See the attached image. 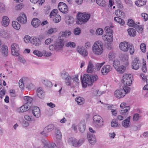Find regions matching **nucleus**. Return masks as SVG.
Returning <instances> with one entry per match:
<instances>
[{
  "mask_svg": "<svg viewBox=\"0 0 148 148\" xmlns=\"http://www.w3.org/2000/svg\"><path fill=\"white\" fill-rule=\"evenodd\" d=\"M17 20L22 24L25 23L27 21V17L25 14H22L21 16L17 18Z\"/></svg>",
  "mask_w": 148,
  "mask_h": 148,
  "instance_id": "4be33fe9",
  "label": "nucleus"
},
{
  "mask_svg": "<svg viewBox=\"0 0 148 148\" xmlns=\"http://www.w3.org/2000/svg\"><path fill=\"white\" fill-rule=\"evenodd\" d=\"M32 113L34 116L36 118H39L41 115L40 109L37 107H34L32 110Z\"/></svg>",
  "mask_w": 148,
  "mask_h": 148,
  "instance_id": "2eb2a0df",
  "label": "nucleus"
},
{
  "mask_svg": "<svg viewBox=\"0 0 148 148\" xmlns=\"http://www.w3.org/2000/svg\"><path fill=\"white\" fill-rule=\"evenodd\" d=\"M57 30L56 28H51L48 31L47 33L49 34H51L56 32Z\"/></svg>",
  "mask_w": 148,
  "mask_h": 148,
  "instance_id": "69168bd1",
  "label": "nucleus"
},
{
  "mask_svg": "<svg viewBox=\"0 0 148 148\" xmlns=\"http://www.w3.org/2000/svg\"><path fill=\"white\" fill-rule=\"evenodd\" d=\"M33 53L38 57L42 56V53L41 52L38 50H34L33 52Z\"/></svg>",
  "mask_w": 148,
  "mask_h": 148,
  "instance_id": "e2e57ef3",
  "label": "nucleus"
},
{
  "mask_svg": "<svg viewBox=\"0 0 148 148\" xmlns=\"http://www.w3.org/2000/svg\"><path fill=\"white\" fill-rule=\"evenodd\" d=\"M75 101L78 105H82L84 103V99L82 97H79L76 98Z\"/></svg>",
  "mask_w": 148,
  "mask_h": 148,
  "instance_id": "72a5a7b5",
  "label": "nucleus"
},
{
  "mask_svg": "<svg viewBox=\"0 0 148 148\" xmlns=\"http://www.w3.org/2000/svg\"><path fill=\"white\" fill-rule=\"evenodd\" d=\"M114 20L115 21L119 23L121 25H123L125 23L124 21L122 19L119 18L118 17H116L114 18Z\"/></svg>",
  "mask_w": 148,
  "mask_h": 148,
  "instance_id": "4c0bfd02",
  "label": "nucleus"
},
{
  "mask_svg": "<svg viewBox=\"0 0 148 148\" xmlns=\"http://www.w3.org/2000/svg\"><path fill=\"white\" fill-rule=\"evenodd\" d=\"M61 20V17L59 15H56L53 19V22L56 23H58Z\"/></svg>",
  "mask_w": 148,
  "mask_h": 148,
  "instance_id": "8fccbe9b",
  "label": "nucleus"
},
{
  "mask_svg": "<svg viewBox=\"0 0 148 148\" xmlns=\"http://www.w3.org/2000/svg\"><path fill=\"white\" fill-rule=\"evenodd\" d=\"M45 128L49 133L53 130L54 129V126L52 124H50L45 127Z\"/></svg>",
  "mask_w": 148,
  "mask_h": 148,
  "instance_id": "e433bc0d",
  "label": "nucleus"
},
{
  "mask_svg": "<svg viewBox=\"0 0 148 148\" xmlns=\"http://www.w3.org/2000/svg\"><path fill=\"white\" fill-rule=\"evenodd\" d=\"M134 28H135L137 31L140 33L143 30L142 27L140 26H139L137 25V26Z\"/></svg>",
  "mask_w": 148,
  "mask_h": 148,
  "instance_id": "338daca9",
  "label": "nucleus"
},
{
  "mask_svg": "<svg viewBox=\"0 0 148 148\" xmlns=\"http://www.w3.org/2000/svg\"><path fill=\"white\" fill-rule=\"evenodd\" d=\"M81 32V29L79 27L76 28L74 29L73 31V33L75 35H79L80 34Z\"/></svg>",
  "mask_w": 148,
  "mask_h": 148,
  "instance_id": "6e6d98bb",
  "label": "nucleus"
},
{
  "mask_svg": "<svg viewBox=\"0 0 148 148\" xmlns=\"http://www.w3.org/2000/svg\"><path fill=\"white\" fill-rule=\"evenodd\" d=\"M113 64L114 67L115 69L117 68L119 66V65H120L119 61L118 60H115L114 61Z\"/></svg>",
  "mask_w": 148,
  "mask_h": 148,
  "instance_id": "4d7b16f0",
  "label": "nucleus"
},
{
  "mask_svg": "<svg viewBox=\"0 0 148 148\" xmlns=\"http://www.w3.org/2000/svg\"><path fill=\"white\" fill-rule=\"evenodd\" d=\"M1 23L2 25L5 27L8 26L10 23V20L9 18L6 16H3L2 18Z\"/></svg>",
  "mask_w": 148,
  "mask_h": 148,
  "instance_id": "aec40b11",
  "label": "nucleus"
},
{
  "mask_svg": "<svg viewBox=\"0 0 148 148\" xmlns=\"http://www.w3.org/2000/svg\"><path fill=\"white\" fill-rule=\"evenodd\" d=\"M115 13L117 16L122 17L124 16V13L121 10H116L115 12Z\"/></svg>",
  "mask_w": 148,
  "mask_h": 148,
  "instance_id": "58836bf2",
  "label": "nucleus"
},
{
  "mask_svg": "<svg viewBox=\"0 0 148 148\" xmlns=\"http://www.w3.org/2000/svg\"><path fill=\"white\" fill-rule=\"evenodd\" d=\"M42 83L45 85L46 86L51 87L53 86L51 82L47 80L42 79L41 80Z\"/></svg>",
  "mask_w": 148,
  "mask_h": 148,
  "instance_id": "7c9ffc66",
  "label": "nucleus"
},
{
  "mask_svg": "<svg viewBox=\"0 0 148 148\" xmlns=\"http://www.w3.org/2000/svg\"><path fill=\"white\" fill-rule=\"evenodd\" d=\"M102 38L105 41L109 42H112L113 40L112 34L104 35L102 36Z\"/></svg>",
  "mask_w": 148,
  "mask_h": 148,
  "instance_id": "412c9836",
  "label": "nucleus"
},
{
  "mask_svg": "<svg viewBox=\"0 0 148 148\" xmlns=\"http://www.w3.org/2000/svg\"><path fill=\"white\" fill-rule=\"evenodd\" d=\"M111 126L115 127L119 126V125L116 119H113L111 122Z\"/></svg>",
  "mask_w": 148,
  "mask_h": 148,
  "instance_id": "09e8293b",
  "label": "nucleus"
},
{
  "mask_svg": "<svg viewBox=\"0 0 148 148\" xmlns=\"http://www.w3.org/2000/svg\"><path fill=\"white\" fill-rule=\"evenodd\" d=\"M125 68L122 65L117 68L115 69L119 73H122L125 70Z\"/></svg>",
  "mask_w": 148,
  "mask_h": 148,
  "instance_id": "ea45409f",
  "label": "nucleus"
},
{
  "mask_svg": "<svg viewBox=\"0 0 148 148\" xmlns=\"http://www.w3.org/2000/svg\"><path fill=\"white\" fill-rule=\"evenodd\" d=\"M141 117V115L138 114H134L133 116V121L135 122L137 121Z\"/></svg>",
  "mask_w": 148,
  "mask_h": 148,
  "instance_id": "de8ad7c7",
  "label": "nucleus"
},
{
  "mask_svg": "<svg viewBox=\"0 0 148 148\" xmlns=\"http://www.w3.org/2000/svg\"><path fill=\"white\" fill-rule=\"evenodd\" d=\"M103 30L101 28L98 29L96 31V34L98 35H101L103 34Z\"/></svg>",
  "mask_w": 148,
  "mask_h": 148,
  "instance_id": "774afa93",
  "label": "nucleus"
},
{
  "mask_svg": "<svg viewBox=\"0 0 148 148\" xmlns=\"http://www.w3.org/2000/svg\"><path fill=\"white\" fill-rule=\"evenodd\" d=\"M30 106L27 103H25L19 108V112H23L27 111L29 109Z\"/></svg>",
  "mask_w": 148,
  "mask_h": 148,
  "instance_id": "cd10ccee",
  "label": "nucleus"
},
{
  "mask_svg": "<svg viewBox=\"0 0 148 148\" xmlns=\"http://www.w3.org/2000/svg\"><path fill=\"white\" fill-rule=\"evenodd\" d=\"M84 141V140L83 139H80L78 140L75 138H70L68 140V142L69 144L76 147L80 146Z\"/></svg>",
  "mask_w": 148,
  "mask_h": 148,
  "instance_id": "6e6552de",
  "label": "nucleus"
},
{
  "mask_svg": "<svg viewBox=\"0 0 148 148\" xmlns=\"http://www.w3.org/2000/svg\"><path fill=\"white\" fill-rule=\"evenodd\" d=\"M48 132L45 127L42 131L40 132V134L46 137L48 136Z\"/></svg>",
  "mask_w": 148,
  "mask_h": 148,
  "instance_id": "5fc2aeb1",
  "label": "nucleus"
},
{
  "mask_svg": "<svg viewBox=\"0 0 148 148\" xmlns=\"http://www.w3.org/2000/svg\"><path fill=\"white\" fill-rule=\"evenodd\" d=\"M41 21L37 18H34L32 21V25L34 27L36 28L38 27L40 25Z\"/></svg>",
  "mask_w": 148,
  "mask_h": 148,
  "instance_id": "c85d7f7f",
  "label": "nucleus"
},
{
  "mask_svg": "<svg viewBox=\"0 0 148 148\" xmlns=\"http://www.w3.org/2000/svg\"><path fill=\"white\" fill-rule=\"evenodd\" d=\"M93 94L95 96H99L101 95V93L99 92L98 90H94L93 91Z\"/></svg>",
  "mask_w": 148,
  "mask_h": 148,
  "instance_id": "13d9d810",
  "label": "nucleus"
},
{
  "mask_svg": "<svg viewBox=\"0 0 148 148\" xmlns=\"http://www.w3.org/2000/svg\"><path fill=\"white\" fill-rule=\"evenodd\" d=\"M44 144L45 148H57L56 145L55 143L50 144L47 141H45Z\"/></svg>",
  "mask_w": 148,
  "mask_h": 148,
  "instance_id": "a878e982",
  "label": "nucleus"
},
{
  "mask_svg": "<svg viewBox=\"0 0 148 148\" xmlns=\"http://www.w3.org/2000/svg\"><path fill=\"white\" fill-rule=\"evenodd\" d=\"M114 94L115 97L118 99H120L125 96V93L123 89H119L114 91Z\"/></svg>",
  "mask_w": 148,
  "mask_h": 148,
  "instance_id": "f8f14e48",
  "label": "nucleus"
},
{
  "mask_svg": "<svg viewBox=\"0 0 148 148\" xmlns=\"http://www.w3.org/2000/svg\"><path fill=\"white\" fill-rule=\"evenodd\" d=\"M64 45V42L63 39L60 38L54 44L50 45L49 47L50 50L56 51L62 49Z\"/></svg>",
  "mask_w": 148,
  "mask_h": 148,
  "instance_id": "20e7f679",
  "label": "nucleus"
},
{
  "mask_svg": "<svg viewBox=\"0 0 148 148\" xmlns=\"http://www.w3.org/2000/svg\"><path fill=\"white\" fill-rule=\"evenodd\" d=\"M146 2L143 0H139L136 1L135 4L138 6H141L146 4Z\"/></svg>",
  "mask_w": 148,
  "mask_h": 148,
  "instance_id": "a19ab883",
  "label": "nucleus"
},
{
  "mask_svg": "<svg viewBox=\"0 0 148 148\" xmlns=\"http://www.w3.org/2000/svg\"><path fill=\"white\" fill-rule=\"evenodd\" d=\"M94 71V65L91 60L88 62L87 72L88 73H91Z\"/></svg>",
  "mask_w": 148,
  "mask_h": 148,
  "instance_id": "b1692460",
  "label": "nucleus"
},
{
  "mask_svg": "<svg viewBox=\"0 0 148 148\" xmlns=\"http://www.w3.org/2000/svg\"><path fill=\"white\" fill-rule=\"evenodd\" d=\"M65 45L67 47H70L72 48H75V47L76 45L74 42H67Z\"/></svg>",
  "mask_w": 148,
  "mask_h": 148,
  "instance_id": "603ef678",
  "label": "nucleus"
},
{
  "mask_svg": "<svg viewBox=\"0 0 148 148\" xmlns=\"http://www.w3.org/2000/svg\"><path fill=\"white\" fill-rule=\"evenodd\" d=\"M97 3L99 5L104 7L106 5V3L104 0H96Z\"/></svg>",
  "mask_w": 148,
  "mask_h": 148,
  "instance_id": "473e14b6",
  "label": "nucleus"
},
{
  "mask_svg": "<svg viewBox=\"0 0 148 148\" xmlns=\"http://www.w3.org/2000/svg\"><path fill=\"white\" fill-rule=\"evenodd\" d=\"M130 116L128 117L126 119L122 121L121 124L123 127L125 128L129 127L131 125L130 121Z\"/></svg>",
  "mask_w": 148,
  "mask_h": 148,
  "instance_id": "a211bd4d",
  "label": "nucleus"
},
{
  "mask_svg": "<svg viewBox=\"0 0 148 148\" xmlns=\"http://www.w3.org/2000/svg\"><path fill=\"white\" fill-rule=\"evenodd\" d=\"M128 57L127 55H123L122 58V61L124 62V64L126 65H127L128 64Z\"/></svg>",
  "mask_w": 148,
  "mask_h": 148,
  "instance_id": "f704fd0d",
  "label": "nucleus"
},
{
  "mask_svg": "<svg viewBox=\"0 0 148 148\" xmlns=\"http://www.w3.org/2000/svg\"><path fill=\"white\" fill-rule=\"evenodd\" d=\"M88 141L91 144L95 143L96 142V139L94 136L90 134H88L87 135Z\"/></svg>",
  "mask_w": 148,
  "mask_h": 148,
  "instance_id": "bb28decb",
  "label": "nucleus"
},
{
  "mask_svg": "<svg viewBox=\"0 0 148 148\" xmlns=\"http://www.w3.org/2000/svg\"><path fill=\"white\" fill-rule=\"evenodd\" d=\"M132 75L130 74H125L123 75L122 82L125 85L130 86L132 83Z\"/></svg>",
  "mask_w": 148,
  "mask_h": 148,
  "instance_id": "0eeeda50",
  "label": "nucleus"
},
{
  "mask_svg": "<svg viewBox=\"0 0 148 148\" xmlns=\"http://www.w3.org/2000/svg\"><path fill=\"white\" fill-rule=\"evenodd\" d=\"M90 16V14L86 13H79L77 15L76 23L80 25L85 23L89 20Z\"/></svg>",
  "mask_w": 148,
  "mask_h": 148,
  "instance_id": "7ed1b4c3",
  "label": "nucleus"
},
{
  "mask_svg": "<svg viewBox=\"0 0 148 148\" xmlns=\"http://www.w3.org/2000/svg\"><path fill=\"white\" fill-rule=\"evenodd\" d=\"M55 132L57 139H60L62 138V134L60 131L58 129H55Z\"/></svg>",
  "mask_w": 148,
  "mask_h": 148,
  "instance_id": "a18cd8bd",
  "label": "nucleus"
},
{
  "mask_svg": "<svg viewBox=\"0 0 148 148\" xmlns=\"http://www.w3.org/2000/svg\"><path fill=\"white\" fill-rule=\"evenodd\" d=\"M98 79V77L97 75L84 74L82 80L83 87L85 88L87 86H91L92 85L93 83Z\"/></svg>",
  "mask_w": 148,
  "mask_h": 148,
  "instance_id": "f03ea898",
  "label": "nucleus"
},
{
  "mask_svg": "<svg viewBox=\"0 0 148 148\" xmlns=\"http://www.w3.org/2000/svg\"><path fill=\"white\" fill-rule=\"evenodd\" d=\"M5 11V5L1 3H0V13H3Z\"/></svg>",
  "mask_w": 148,
  "mask_h": 148,
  "instance_id": "3c124183",
  "label": "nucleus"
},
{
  "mask_svg": "<svg viewBox=\"0 0 148 148\" xmlns=\"http://www.w3.org/2000/svg\"><path fill=\"white\" fill-rule=\"evenodd\" d=\"M12 26L15 29L18 30L20 28V25L19 23L16 21H12Z\"/></svg>",
  "mask_w": 148,
  "mask_h": 148,
  "instance_id": "c9c22d12",
  "label": "nucleus"
},
{
  "mask_svg": "<svg viewBox=\"0 0 148 148\" xmlns=\"http://www.w3.org/2000/svg\"><path fill=\"white\" fill-rule=\"evenodd\" d=\"M59 10L63 13L66 14L68 11V7L66 4L63 2H60L58 5Z\"/></svg>",
  "mask_w": 148,
  "mask_h": 148,
  "instance_id": "9b49d317",
  "label": "nucleus"
},
{
  "mask_svg": "<svg viewBox=\"0 0 148 148\" xmlns=\"http://www.w3.org/2000/svg\"><path fill=\"white\" fill-rule=\"evenodd\" d=\"M140 49L143 52H145V51L146 46L144 43H141L140 45Z\"/></svg>",
  "mask_w": 148,
  "mask_h": 148,
  "instance_id": "0e129e2a",
  "label": "nucleus"
},
{
  "mask_svg": "<svg viewBox=\"0 0 148 148\" xmlns=\"http://www.w3.org/2000/svg\"><path fill=\"white\" fill-rule=\"evenodd\" d=\"M62 78L66 81V84L67 86H70L74 84L77 85L79 83V80L78 78L77 75H75L74 76L71 77L69 74L66 71H63L61 73Z\"/></svg>",
  "mask_w": 148,
  "mask_h": 148,
  "instance_id": "f257e3e1",
  "label": "nucleus"
},
{
  "mask_svg": "<svg viewBox=\"0 0 148 148\" xmlns=\"http://www.w3.org/2000/svg\"><path fill=\"white\" fill-rule=\"evenodd\" d=\"M112 70L110 66L109 65H105L102 68L101 70V73L103 75L107 74Z\"/></svg>",
  "mask_w": 148,
  "mask_h": 148,
  "instance_id": "f3484780",
  "label": "nucleus"
},
{
  "mask_svg": "<svg viewBox=\"0 0 148 148\" xmlns=\"http://www.w3.org/2000/svg\"><path fill=\"white\" fill-rule=\"evenodd\" d=\"M1 34V36L4 38H10V36L9 34L5 31H2Z\"/></svg>",
  "mask_w": 148,
  "mask_h": 148,
  "instance_id": "49530a36",
  "label": "nucleus"
},
{
  "mask_svg": "<svg viewBox=\"0 0 148 148\" xmlns=\"http://www.w3.org/2000/svg\"><path fill=\"white\" fill-rule=\"evenodd\" d=\"M79 131L82 133L84 132L86 129V125L84 122H80L79 125Z\"/></svg>",
  "mask_w": 148,
  "mask_h": 148,
  "instance_id": "c756f323",
  "label": "nucleus"
},
{
  "mask_svg": "<svg viewBox=\"0 0 148 148\" xmlns=\"http://www.w3.org/2000/svg\"><path fill=\"white\" fill-rule=\"evenodd\" d=\"M24 99L26 102V103L30 104L32 102L33 99L31 97L29 96H25L24 97Z\"/></svg>",
  "mask_w": 148,
  "mask_h": 148,
  "instance_id": "c03bdc74",
  "label": "nucleus"
},
{
  "mask_svg": "<svg viewBox=\"0 0 148 148\" xmlns=\"http://www.w3.org/2000/svg\"><path fill=\"white\" fill-rule=\"evenodd\" d=\"M71 34L70 31H62L60 32L59 34V38H63L69 36Z\"/></svg>",
  "mask_w": 148,
  "mask_h": 148,
  "instance_id": "6ab92c4d",
  "label": "nucleus"
},
{
  "mask_svg": "<svg viewBox=\"0 0 148 148\" xmlns=\"http://www.w3.org/2000/svg\"><path fill=\"white\" fill-rule=\"evenodd\" d=\"M92 51L96 55L101 54L103 52L102 44L101 42L97 41L94 44L92 47Z\"/></svg>",
  "mask_w": 148,
  "mask_h": 148,
  "instance_id": "39448f33",
  "label": "nucleus"
},
{
  "mask_svg": "<svg viewBox=\"0 0 148 148\" xmlns=\"http://www.w3.org/2000/svg\"><path fill=\"white\" fill-rule=\"evenodd\" d=\"M93 120L94 124L97 128H100L103 125V119L99 115H95L93 117Z\"/></svg>",
  "mask_w": 148,
  "mask_h": 148,
  "instance_id": "423d86ee",
  "label": "nucleus"
},
{
  "mask_svg": "<svg viewBox=\"0 0 148 148\" xmlns=\"http://www.w3.org/2000/svg\"><path fill=\"white\" fill-rule=\"evenodd\" d=\"M130 45L127 42H122L120 44L119 47L121 50L126 52L128 50Z\"/></svg>",
  "mask_w": 148,
  "mask_h": 148,
  "instance_id": "ddd939ff",
  "label": "nucleus"
},
{
  "mask_svg": "<svg viewBox=\"0 0 148 148\" xmlns=\"http://www.w3.org/2000/svg\"><path fill=\"white\" fill-rule=\"evenodd\" d=\"M77 51L81 55L84 57L86 56L88 54V52L86 49H85L82 46H78L77 48Z\"/></svg>",
  "mask_w": 148,
  "mask_h": 148,
  "instance_id": "4468645a",
  "label": "nucleus"
},
{
  "mask_svg": "<svg viewBox=\"0 0 148 148\" xmlns=\"http://www.w3.org/2000/svg\"><path fill=\"white\" fill-rule=\"evenodd\" d=\"M1 49V53L2 56L4 57L7 56L8 53V47L6 45H2Z\"/></svg>",
  "mask_w": 148,
  "mask_h": 148,
  "instance_id": "5701e85b",
  "label": "nucleus"
},
{
  "mask_svg": "<svg viewBox=\"0 0 148 148\" xmlns=\"http://www.w3.org/2000/svg\"><path fill=\"white\" fill-rule=\"evenodd\" d=\"M36 92L38 97L41 99H43L45 97V92L42 88H40L37 89Z\"/></svg>",
  "mask_w": 148,
  "mask_h": 148,
  "instance_id": "393cba45",
  "label": "nucleus"
},
{
  "mask_svg": "<svg viewBox=\"0 0 148 148\" xmlns=\"http://www.w3.org/2000/svg\"><path fill=\"white\" fill-rule=\"evenodd\" d=\"M140 65V63L139 59L137 58H136L132 63V68L134 70H137L139 68Z\"/></svg>",
  "mask_w": 148,
  "mask_h": 148,
  "instance_id": "dca6fc26",
  "label": "nucleus"
},
{
  "mask_svg": "<svg viewBox=\"0 0 148 148\" xmlns=\"http://www.w3.org/2000/svg\"><path fill=\"white\" fill-rule=\"evenodd\" d=\"M104 30L106 34H109L111 35V34H112L113 31L109 27H106L105 28Z\"/></svg>",
  "mask_w": 148,
  "mask_h": 148,
  "instance_id": "864d4df0",
  "label": "nucleus"
},
{
  "mask_svg": "<svg viewBox=\"0 0 148 148\" xmlns=\"http://www.w3.org/2000/svg\"><path fill=\"white\" fill-rule=\"evenodd\" d=\"M105 62H104L101 63H96L95 64V66L97 70H99L101 66L104 64Z\"/></svg>",
  "mask_w": 148,
  "mask_h": 148,
  "instance_id": "bf43d9fd",
  "label": "nucleus"
},
{
  "mask_svg": "<svg viewBox=\"0 0 148 148\" xmlns=\"http://www.w3.org/2000/svg\"><path fill=\"white\" fill-rule=\"evenodd\" d=\"M24 40L25 42L26 43H27L30 42V36H29L27 35L25 36L24 38Z\"/></svg>",
  "mask_w": 148,
  "mask_h": 148,
  "instance_id": "680f3d73",
  "label": "nucleus"
},
{
  "mask_svg": "<svg viewBox=\"0 0 148 148\" xmlns=\"http://www.w3.org/2000/svg\"><path fill=\"white\" fill-rule=\"evenodd\" d=\"M74 21V18L71 17H68L66 18V22L68 25L72 24L73 23Z\"/></svg>",
  "mask_w": 148,
  "mask_h": 148,
  "instance_id": "79ce46f5",
  "label": "nucleus"
},
{
  "mask_svg": "<svg viewBox=\"0 0 148 148\" xmlns=\"http://www.w3.org/2000/svg\"><path fill=\"white\" fill-rule=\"evenodd\" d=\"M127 25L130 27H135L137 26V24L134 22L132 19H129L128 20Z\"/></svg>",
  "mask_w": 148,
  "mask_h": 148,
  "instance_id": "37998d69",
  "label": "nucleus"
},
{
  "mask_svg": "<svg viewBox=\"0 0 148 148\" xmlns=\"http://www.w3.org/2000/svg\"><path fill=\"white\" fill-rule=\"evenodd\" d=\"M44 36L41 35L39 36V38H36L35 37L32 38L31 39L30 42L33 44V45L38 46H40L41 44V42L40 40L43 39Z\"/></svg>",
  "mask_w": 148,
  "mask_h": 148,
  "instance_id": "1a4fd4ad",
  "label": "nucleus"
},
{
  "mask_svg": "<svg viewBox=\"0 0 148 148\" xmlns=\"http://www.w3.org/2000/svg\"><path fill=\"white\" fill-rule=\"evenodd\" d=\"M127 32L131 36H135L136 32V30L132 28H130L127 29Z\"/></svg>",
  "mask_w": 148,
  "mask_h": 148,
  "instance_id": "2f4dec72",
  "label": "nucleus"
},
{
  "mask_svg": "<svg viewBox=\"0 0 148 148\" xmlns=\"http://www.w3.org/2000/svg\"><path fill=\"white\" fill-rule=\"evenodd\" d=\"M23 5L22 3H20L15 6V9L17 10H21L23 7Z\"/></svg>",
  "mask_w": 148,
  "mask_h": 148,
  "instance_id": "052dcab7",
  "label": "nucleus"
},
{
  "mask_svg": "<svg viewBox=\"0 0 148 148\" xmlns=\"http://www.w3.org/2000/svg\"><path fill=\"white\" fill-rule=\"evenodd\" d=\"M11 49L12 55L14 56H18L19 55V47L16 43H13L11 46Z\"/></svg>",
  "mask_w": 148,
  "mask_h": 148,
  "instance_id": "9d476101",
  "label": "nucleus"
}]
</instances>
